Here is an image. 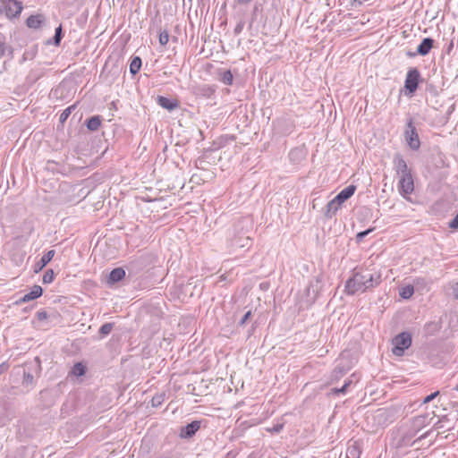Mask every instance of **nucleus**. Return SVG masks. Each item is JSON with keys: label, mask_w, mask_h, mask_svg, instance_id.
<instances>
[{"label": "nucleus", "mask_w": 458, "mask_h": 458, "mask_svg": "<svg viewBox=\"0 0 458 458\" xmlns=\"http://www.w3.org/2000/svg\"><path fill=\"white\" fill-rule=\"evenodd\" d=\"M381 272L375 268L358 267L345 283V293L354 295L378 286L382 281Z\"/></svg>", "instance_id": "1"}, {"label": "nucleus", "mask_w": 458, "mask_h": 458, "mask_svg": "<svg viewBox=\"0 0 458 458\" xmlns=\"http://www.w3.org/2000/svg\"><path fill=\"white\" fill-rule=\"evenodd\" d=\"M252 245V239L242 232H233L226 241L225 248L228 253L235 254L240 250H249Z\"/></svg>", "instance_id": "2"}, {"label": "nucleus", "mask_w": 458, "mask_h": 458, "mask_svg": "<svg viewBox=\"0 0 458 458\" xmlns=\"http://www.w3.org/2000/svg\"><path fill=\"white\" fill-rule=\"evenodd\" d=\"M454 422L450 419L449 415L441 416L437 421H436L429 430L426 431L423 435H421L414 443L420 441L421 439L426 438L430 435L433 430H437V436L441 435L444 432L450 431L454 429Z\"/></svg>", "instance_id": "3"}, {"label": "nucleus", "mask_w": 458, "mask_h": 458, "mask_svg": "<svg viewBox=\"0 0 458 458\" xmlns=\"http://www.w3.org/2000/svg\"><path fill=\"white\" fill-rule=\"evenodd\" d=\"M411 344V335L408 332H403L397 335L393 339V353L397 356H402L404 351Z\"/></svg>", "instance_id": "4"}, {"label": "nucleus", "mask_w": 458, "mask_h": 458, "mask_svg": "<svg viewBox=\"0 0 458 458\" xmlns=\"http://www.w3.org/2000/svg\"><path fill=\"white\" fill-rule=\"evenodd\" d=\"M413 191L414 182L412 174H409L399 176L398 191L400 195L406 199L407 200H410V195L413 192Z\"/></svg>", "instance_id": "5"}, {"label": "nucleus", "mask_w": 458, "mask_h": 458, "mask_svg": "<svg viewBox=\"0 0 458 458\" xmlns=\"http://www.w3.org/2000/svg\"><path fill=\"white\" fill-rule=\"evenodd\" d=\"M404 138L408 146L412 150H418L420 147V140L411 118L409 119L404 131Z\"/></svg>", "instance_id": "6"}, {"label": "nucleus", "mask_w": 458, "mask_h": 458, "mask_svg": "<svg viewBox=\"0 0 458 458\" xmlns=\"http://www.w3.org/2000/svg\"><path fill=\"white\" fill-rule=\"evenodd\" d=\"M435 412L432 411L431 413L426 412L424 414L418 415L412 419L411 426L412 428L419 432L425 427L428 426L433 419L435 418Z\"/></svg>", "instance_id": "7"}, {"label": "nucleus", "mask_w": 458, "mask_h": 458, "mask_svg": "<svg viewBox=\"0 0 458 458\" xmlns=\"http://www.w3.org/2000/svg\"><path fill=\"white\" fill-rule=\"evenodd\" d=\"M5 15L9 19L17 18L23 10L22 3L17 0L5 3Z\"/></svg>", "instance_id": "8"}, {"label": "nucleus", "mask_w": 458, "mask_h": 458, "mask_svg": "<svg viewBox=\"0 0 458 458\" xmlns=\"http://www.w3.org/2000/svg\"><path fill=\"white\" fill-rule=\"evenodd\" d=\"M352 368V365L349 361H345L344 358V354L340 358L339 363L335 366L332 372V380L337 381L344 375H345Z\"/></svg>", "instance_id": "9"}, {"label": "nucleus", "mask_w": 458, "mask_h": 458, "mask_svg": "<svg viewBox=\"0 0 458 458\" xmlns=\"http://www.w3.org/2000/svg\"><path fill=\"white\" fill-rule=\"evenodd\" d=\"M394 169L395 170L398 177L403 174H411V169L408 168L406 161L400 154H395L393 159Z\"/></svg>", "instance_id": "10"}, {"label": "nucleus", "mask_w": 458, "mask_h": 458, "mask_svg": "<svg viewBox=\"0 0 458 458\" xmlns=\"http://www.w3.org/2000/svg\"><path fill=\"white\" fill-rule=\"evenodd\" d=\"M199 428L200 421L193 420L185 427L182 428L180 436L182 438H190L195 435V433L199 429Z\"/></svg>", "instance_id": "11"}, {"label": "nucleus", "mask_w": 458, "mask_h": 458, "mask_svg": "<svg viewBox=\"0 0 458 458\" xmlns=\"http://www.w3.org/2000/svg\"><path fill=\"white\" fill-rule=\"evenodd\" d=\"M157 104L163 108L173 111L179 106V101L176 98H168L163 96L157 98Z\"/></svg>", "instance_id": "12"}, {"label": "nucleus", "mask_w": 458, "mask_h": 458, "mask_svg": "<svg viewBox=\"0 0 458 458\" xmlns=\"http://www.w3.org/2000/svg\"><path fill=\"white\" fill-rule=\"evenodd\" d=\"M42 288L39 285H34L30 291L25 293L20 300L21 302H28L32 300L38 299L42 295Z\"/></svg>", "instance_id": "13"}, {"label": "nucleus", "mask_w": 458, "mask_h": 458, "mask_svg": "<svg viewBox=\"0 0 458 458\" xmlns=\"http://www.w3.org/2000/svg\"><path fill=\"white\" fill-rule=\"evenodd\" d=\"M420 78V72L417 69H411L407 73L404 86H418Z\"/></svg>", "instance_id": "14"}, {"label": "nucleus", "mask_w": 458, "mask_h": 458, "mask_svg": "<svg viewBox=\"0 0 458 458\" xmlns=\"http://www.w3.org/2000/svg\"><path fill=\"white\" fill-rule=\"evenodd\" d=\"M434 40L430 38H425L417 47V53L420 55H426L433 47Z\"/></svg>", "instance_id": "15"}, {"label": "nucleus", "mask_w": 458, "mask_h": 458, "mask_svg": "<svg viewBox=\"0 0 458 458\" xmlns=\"http://www.w3.org/2000/svg\"><path fill=\"white\" fill-rule=\"evenodd\" d=\"M125 276V271L122 267L113 269L108 276L107 283L114 284L123 280Z\"/></svg>", "instance_id": "16"}, {"label": "nucleus", "mask_w": 458, "mask_h": 458, "mask_svg": "<svg viewBox=\"0 0 458 458\" xmlns=\"http://www.w3.org/2000/svg\"><path fill=\"white\" fill-rule=\"evenodd\" d=\"M45 18L42 14L30 15L26 20V25L30 29H38L44 22Z\"/></svg>", "instance_id": "17"}, {"label": "nucleus", "mask_w": 458, "mask_h": 458, "mask_svg": "<svg viewBox=\"0 0 458 458\" xmlns=\"http://www.w3.org/2000/svg\"><path fill=\"white\" fill-rule=\"evenodd\" d=\"M341 208L333 199L327 204L324 215L327 218H332Z\"/></svg>", "instance_id": "18"}, {"label": "nucleus", "mask_w": 458, "mask_h": 458, "mask_svg": "<svg viewBox=\"0 0 458 458\" xmlns=\"http://www.w3.org/2000/svg\"><path fill=\"white\" fill-rule=\"evenodd\" d=\"M361 454V449L357 442L349 444L346 450V458H360Z\"/></svg>", "instance_id": "19"}, {"label": "nucleus", "mask_w": 458, "mask_h": 458, "mask_svg": "<svg viewBox=\"0 0 458 458\" xmlns=\"http://www.w3.org/2000/svg\"><path fill=\"white\" fill-rule=\"evenodd\" d=\"M55 250H50L47 253H45L40 260L37 263V267L38 270H41L43 267H45L54 258L55 256Z\"/></svg>", "instance_id": "20"}, {"label": "nucleus", "mask_w": 458, "mask_h": 458, "mask_svg": "<svg viewBox=\"0 0 458 458\" xmlns=\"http://www.w3.org/2000/svg\"><path fill=\"white\" fill-rule=\"evenodd\" d=\"M88 130L91 131H98L101 125V117L99 115H95L90 117L86 123Z\"/></svg>", "instance_id": "21"}, {"label": "nucleus", "mask_w": 458, "mask_h": 458, "mask_svg": "<svg viewBox=\"0 0 458 458\" xmlns=\"http://www.w3.org/2000/svg\"><path fill=\"white\" fill-rule=\"evenodd\" d=\"M355 191H356V186L352 184V185H349V186L345 187L344 189H343L338 193V195L341 198H344V200L346 201L348 199H350L354 194Z\"/></svg>", "instance_id": "22"}, {"label": "nucleus", "mask_w": 458, "mask_h": 458, "mask_svg": "<svg viewBox=\"0 0 458 458\" xmlns=\"http://www.w3.org/2000/svg\"><path fill=\"white\" fill-rule=\"evenodd\" d=\"M141 59L139 56H134L130 63V72L131 74H136L141 67Z\"/></svg>", "instance_id": "23"}, {"label": "nucleus", "mask_w": 458, "mask_h": 458, "mask_svg": "<svg viewBox=\"0 0 458 458\" xmlns=\"http://www.w3.org/2000/svg\"><path fill=\"white\" fill-rule=\"evenodd\" d=\"M85 366L81 362H77L73 365L71 373L74 376L81 377L85 374Z\"/></svg>", "instance_id": "24"}, {"label": "nucleus", "mask_w": 458, "mask_h": 458, "mask_svg": "<svg viewBox=\"0 0 458 458\" xmlns=\"http://www.w3.org/2000/svg\"><path fill=\"white\" fill-rule=\"evenodd\" d=\"M413 293H414V288L411 285H406V286L403 287L399 293L400 296L403 299H409L412 296Z\"/></svg>", "instance_id": "25"}, {"label": "nucleus", "mask_w": 458, "mask_h": 458, "mask_svg": "<svg viewBox=\"0 0 458 458\" xmlns=\"http://www.w3.org/2000/svg\"><path fill=\"white\" fill-rule=\"evenodd\" d=\"M233 74H232L231 71H229V70L224 71L221 73V81L224 84L231 85L233 82Z\"/></svg>", "instance_id": "26"}, {"label": "nucleus", "mask_w": 458, "mask_h": 458, "mask_svg": "<svg viewBox=\"0 0 458 458\" xmlns=\"http://www.w3.org/2000/svg\"><path fill=\"white\" fill-rule=\"evenodd\" d=\"M54 278H55L54 271L52 269H48L45 272L42 281L44 284H50L53 282Z\"/></svg>", "instance_id": "27"}, {"label": "nucleus", "mask_w": 458, "mask_h": 458, "mask_svg": "<svg viewBox=\"0 0 458 458\" xmlns=\"http://www.w3.org/2000/svg\"><path fill=\"white\" fill-rule=\"evenodd\" d=\"M114 327V324L112 323H105L101 326V327L99 328V333L103 335H107L110 334V332L112 331Z\"/></svg>", "instance_id": "28"}, {"label": "nucleus", "mask_w": 458, "mask_h": 458, "mask_svg": "<svg viewBox=\"0 0 458 458\" xmlns=\"http://www.w3.org/2000/svg\"><path fill=\"white\" fill-rule=\"evenodd\" d=\"M62 37H63L62 26H59V27H57L55 29V36H54V44L55 46H59L60 45Z\"/></svg>", "instance_id": "29"}, {"label": "nucleus", "mask_w": 458, "mask_h": 458, "mask_svg": "<svg viewBox=\"0 0 458 458\" xmlns=\"http://www.w3.org/2000/svg\"><path fill=\"white\" fill-rule=\"evenodd\" d=\"M72 109H73V106H71L63 111V113L60 114V117H59V120L61 123H64V121L67 120V118L71 114Z\"/></svg>", "instance_id": "30"}, {"label": "nucleus", "mask_w": 458, "mask_h": 458, "mask_svg": "<svg viewBox=\"0 0 458 458\" xmlns=\"http://www.w3.org/2000/svg\"><path fill=\"white\" fill-rule=\"evenodd\" d=\"M158 41H159L160 45L165 46L168 43V41H169V34H168V32L167 31H162L159 34Z\"/></svg>", "instance_id": "31"}, {"label": "nucleus", "mask_w": 458, "mask_h": 458, "mask_svg": "<svg viewBox=\"0 0 458 458\" xmlns=\"http://www.w3.org/2000/svg\"><path fill=\"white\" fill-rule=\"evenodd\" d=\"M418 88H403L401 89L400 94L411 98Z\"/></svg>", "instance_id": "32"}, {"label": "nucleus", "mask_w": 458, "mask_h": 458, "mask_svg": "<svg viewBox=\"0 0 458 458\" xmlns=\"http://www.w3.org/2000/svg\"><path fill=\"white\" fill-rule=\"evenodd\" d=\"M284 428L283 423H276L271 428H267L266 430L270 433H279Z\"/></svg>", "instance_id": "33"}, {"label": "nucleus", "mask_w": 458, "mask_h": 458, "mask_svg": "<svg viewBox=\"0 0 458 458\" xmlns=\"http://www.w3.org/2000/svg\"><path fill=\"white\" fill-rule=\"evenodd\" d=\"M439 394V391H436L432 393L431 394L426 396L422 402L423 404L430 403L432 400H434L437 395Z\"/></svg>", "instance_id": "34"}, {"label": "nucleus", "mask_w": 458, "mask_h": 458, "mask_svg": "<svg viewBox=\"0 0 458 458\" xmlns=\"http://www.w3.org/2000/svg\"><path fill=\"white\" fill-rule=\"evenodd\" d=\"M372 231V229H368V230H365V231H362V232H360L357 233L356 235V238H357V241H361L364 237H366L370 232Z\"/></svg>", "instance_id": "35"}, {"label": "nucleus", "mask_w": 458, "mask_h": 458, "mask_svg": "<svg viewBox=\"0 0 458 458\" xmlns=\"http://www.w3.org/2000/svg\"><path fill=\"white\" fill-rule=\"evenodd\" d=\"M34 377L30 373H24V383L25 384H32Z\"/></svg>", "instance_id": "36"}, {"label": "nucleus", "mask_w": 458, "mask_h": 458, "mask_svg": "<svg viewBox=\"0 0 458 458\" xmlns=\"http://www.w3.org/2000/svg\"><path fill=\"white\" fill-rule=\"evenodd\" d=\"M449 226L453 229H458V213L454 218L449 223Z\"/></svg>", "instance_id": "37"}, {"label": "nucleus", "mask_w": 458, "mask_h": 458, "mask_svg": "<svg viewBox=\"0 0 458 458\" xmlns=\"http://www.w3.org/2000/svg\"><path fill=\"white\" fill-rule=\"evenodd\" d=\"M346 391H347V390L345 389V387H344V386H342V387H340V388H333V389L331 390V393H332V394H344L346 393Z\"/></svg>", "instance_id": "38"}, {"label": "nucleus", "mask_w": 458, "mask_h": 458, "mask_svg": "<svg viewBox=\"0 0 458 458\" xmlns=\"http://www.w3.org/2000/svg\"><path fill=\"white\" fill-rule=\"evenodd\" d=\"M37 318H38V320H44V319L47 318V311H45V310L38 311L37 312Z\"/></svg>", "instance_id": "39"}, {"label": "nucleus", "mask_w": 458, "mask_h": 458, "mask_svg": "<svg viewBox=\"0 0 458 458\" xmlns=\"http://www.w3.org/2000/svg\"><path fill=\"white\" fill-rule=\"evenodd\" d=\"M250 316H251V312L250 311L246 312L245 315L240 320L239 324L241 326L244 325L247 322V320L250 318Z\"/></svg>", "instance_id": "40"}, {"label": "nucleus", "mask_w": 458, "mask_h": 458, "mask_svg": "<svg viewBox=\"0 0 458 458\" xmlns=\"http://www.w3.org/2000/svg\"><path fill=\"white\" fill-rule=\"evenodd\" d=\"M5 53V45L3 41L0 40V58L4 55Z\"/></svg>", "instance_id": "41"}, {"label": "nucleus", "mask_w": 458, "mask_h": 458, "mask_svg": "<svg viewBox=\"0 0 458 458\" xmlns=\"http://www.w3.org/2000/svg\"><path fill=\"white\" fill-rule=\"evenodd\" d=\"M334 200L342 207V205L345 202L344 198H341L338 194L334 198Z\"/></svg>", "instance_id": "42"}, {"label": "nucleus", "mask_w": 458, "mask_h": 458, "mask_svg": "<svg viewBox=\"0 0 458 458\" xmlns=\"http://www.w3.org/2000/svg\"><path fill=\"white\" fill-rule=\"evenodd\" d=\"M351 385H352V383L347 379V380H345L343 386H344L345 389L347 390L348 386H350Z\"/></svg>", "instance_id": "43"}, {"label": "nucleus", "mask_w": 458, "mask_h": 458, "mask_svg": "<svg viewBox=\"0 0 458 458\" xmlns=\"http://www.w3.org/2000/svg\"><path fill=\"white\" fill-rule=\"evenodd\" d=\"M6 369L5 365L3 363L0 365V374L3 373V371Z\"/></svg>", "instance_id": "44"}, {"label": "nucleus", "mask_w": 458, "mask_h": 458, "mask_svg": "<svg viewBox=\"0 0 458 458\" xmlns=\"http://www.w3.org/2000/svg\"><path fill=\"white\" fill-rule=\"evenodd\" d=\"M454 295L458 298V285L454 288Z\"/></svg>", "instance_id": "45"}, {"label": "nucleus", "mask_w": 458, "mask_h": 458, "mask_svg": "<svg viewBox=\"0 0 458 458\" xmlns=\"http://www.w3.org/2000/svg\"><path fill=\"white\" fill-rule=\"evenodd\" d=\"M239 2L243 3V4H249L251 2V0H239Z\"/></svg>", "instance_id": "46"}, {"label": "nucleus", "mask_w": 458, "mask_h": 458, "mask_svg": "<svg viewBox=\"0 0 458 458\" xmlns=\"http://www.w3.org/2000/svg\"><path fill=\"white\" fill-rule=\"evenodd\" d=\"M354 374H352L349 378L348 380L352 384L353 380H352V377H354Z\"/></svg>", "instance_id": "47"}, {"label": "nucleus", "mask_w": 458, "mask_h": 458, "mask_svg": "<svg viewBox=\"0 0 458 458\" xmlns=\"http://www.w3.org/2000/svg\"><path fill=\"white\" fill-rule=\"evenodd\" d=\"M235 30H236V32L240 31L241 30V27H239V26L236 27Z\"/></svg>", "instance_id": "48"}, {"label": "nucleus", "mask_w": 458, "mask_h": 458, "mask_svg": "<svg viewBox=\"0 0 458 458\" xmlns=\"http://www.w3.org/2000/svg\"><path fill=\"white\" fill-rule=\"evenodd\" d=\"M455 389H456V390H458V386H456V388H455Z\"/></svg>", "instance_id": "49"}]
</instances>
